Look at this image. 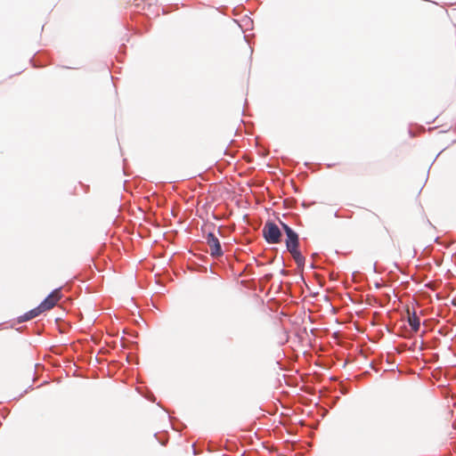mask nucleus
<instances>
[{
    "mask_svg": "<svg viewBox=\"0 0 456 456\" xmlns=\"http://www.w3.org/2000/svg\"><path fill=\"white\" fill-rule=\"evenodd\" d=\"M263 234L265 240L270 244H276L281 241V232L274 223L267 222L263 228Z\"/></svg>",
    "mask_w": 456,
    "mask_h": 456,
    "instance_id": "nucleus-1",
    "label": "nucleus"
},
{
    "mask_svg": "<svg viewBox=\"0 0 456 456\" xmlns=\"http://www.w3.org/2000/svg\"><path fill=\"white\" fill-rule=\"evenodd\" d=\"M61 294L60 289H54L38 306L42 312L53 309L61 300Z\"/></svg>",
    "mask_w": 456,
    "mask_h": 456,
    "instance_id": "nucleus-2",
    "label": "nucleus"
},
{
    "mask_svg": "<svg viewBox=\"0 0 456 456\" xmlns=\"http://www.w3.org/2000/svg\"><path fill=\"white\" fill-rule=\"evenodd\" d=\"M206 239L211 256L215 257L221 256L223 255V250L218 238L214 233L209 232Z\"/></svg>",
    "mask_w": 456,
    "mask_h": 456,
    "instance_id": "nucleus-3",
    "label": "nucleus"
},
{
    "mask_svg": "<svg viewBox=\"0 0 456 456\" xmlns=\"http://www.w3.org/2000/svg\"><path fill=\"white\" fill-rule=\"evenodd\" d=\"M286 236V247L288 251L298 248V235L294 231H288Z\"/></svg>",
    "mask_w": 456,
    "mask_h": 456,
    "instance_id": "nucleus-4",
    "label": "nucleus"
},
{
    "mask_svg": "<svg viewBox=\"0 0 456 456\" xmlns=\"http://www.w3.org/2000/svg\"><path fill=\"white\" fill-rule=\"evenodd\" d=\"M43 312L40 309V307L37 306V307L28 311L25 314L20 316L19 317V322H27V321L32 320V319L36 318L37 316H38L39 314H41Z\"/></svg>",
    "mask_w": 456,
    "mask_h": 456,
    "instance_id": "nucleus-5",
    "label": "nucleus"
},
{
    "mask_svg": "<svg viewBox=\"0 0 456 456\" xmlns=\"http://www.w3.org/2000/svg\"><path fill=\"white\" fill-rule=\"evenodd\" d=\"M408 322L411 326V328L415 331L417 332L419 329V325H420V322H419V317L417 316L416 313L413 312L411 314H410V312L408 311Z\"/></svg>",
    "mask_w": 456,
    "mask_h": 456,
    "instance_id": "nucleus-6",
    "label": "nucleus"
},
{
    "mask_svg": "<svg viewBox=\"0 0 456 456\" xmlns=\"http://www.w3.org/2000/svg\"><path fill=\"white\" fill-rule=\"evenodd\" d=\"M289 252L291 254L298 266H303L305 265V258L302 256L301 252L298 250V248L290 249Z\"/></svg>",
    "mask_w": 456,
    "mask_h": 456,
    "instance_id": "nucleus-7",
    "label": "nucleus"
},
{
    "mask_svg": "<svg viewBox=\"0 0 456 456\" xmlns=\"http://www.w3.org/2000/svg\"><path fill=\"white\" fill-rule=\"evenodd\" d=\"M285 233L287 234L288 233V231H293L289 225H287L286 224L284 223H281Z\"/></svg>",
    "mask_w": 456,
    "mask_h": 456,
    "instance_id": "nucleus-8",
    "label": "nucleus"
}]
</instances>
